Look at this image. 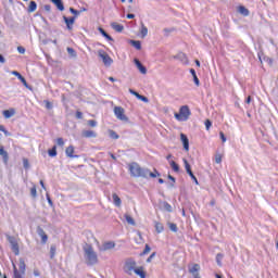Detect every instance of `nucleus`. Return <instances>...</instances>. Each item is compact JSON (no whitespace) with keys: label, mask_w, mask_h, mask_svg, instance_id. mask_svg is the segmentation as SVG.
<instances>
[{"label":"nucleus","mask_w":278,"mask_h":278,"mask_svg":"<svg viewBox=\"0 0 278 278\" xmlns=\"http://www.w3.org/2000/svg\"><path fill=\"white\" fill-rule=\"evenodd\" d=\"M137 266V263L134 258H128L125 262L124 270L127 273V275H134V270Z\"/></svg>","instance_id":"39448f33"},{"label":"nucleus","mask_w":278,"mask_h":278,"mask_svg":"<svg viewBox=\"0 0 278 278\" xmlns=\"http://www.w3.org/2000/svg\"><path fill=\"white\" fill-rule=\"evenodd\" d=\"M148 253H151V247H149V244H146V248H144L143 252L141 253V255H147Z\"/></svg>","instance_id":"37998d69"},{"label":"nucleus","mask_w":278,"mask_h":278,"mask_svg":"<svg viewBox=\"0 0 278 278\" xmlns=\"http://www.w3.org/2000/svg\"><path fill=\"white\" fill-rule=\"evenodd\" d=\"M153 257H155V253H152V254L147 258L148 264H150V262L153 261Z\"/></svg>","instance_id":"603ef678"},{"label":"nucleus","mask_w":278,"mask_h":278,"mask_svg":"<svg viewBox=\"0 0 278 278\" xmlns=\"http://www.w3.org/2000/svg\"><path fill=\"white\" fill-rule=\"evenodd\" d=\"M0 63L5 64V58H3L1 54H0Z\"/></svg>","instance_id":"052dcab7"},{"label":"nucleus","mask_w":278,"mask_h":278,"mask_svg":"<svg viewBox=\"0 0 278 278\" xmlns=\"http://www.w3.org/2000/svg\"><path fill=\"white\" fill-rule=\"evenodd\" d=\"M40 186L43 190H47V187H45V181L40 180Z\"/></svg>","instance_id":"0e129e2a"},{"label":"nucleus","mask_w":278,"mask_h":278,"mask_svg":"<svg viewBox=\"0 0 278 278\" xmlns=\"http://www.w3.org/2000/svg\"><path fill=\"white\" fill-rule=\"evenodd\" d=\"M24 168H29V161L24 159Z\"/></svg>","instance_id":"13d9d810"},{"label":"nucleus","mask_w":278,"mask_h":278,"mask_svg":"<svg viewBox=\"0 0 278 278\" xmlns=\"http://www.w3.org/2000/svg\"><path fill=\"white\" fill-rule=\"evenodd\" d=\"M185 168L188 173V175L193 179L194 184L199 185V180L197 179V176L192 173V168L190 167V163H188V160L184 159L182 160Z\"/></svg>","instance_id":"6e6552de"},{"label":"nucleus","mask_w":278,"mask_h":278,"mask_svg":"<svg viewBox=\"0 0 278 278\" xmlns=\"http://www.w3.org/2000/svg\"><path fill=\"white\" fill-rule=\"evenodd\" d=\"M127 18H136V15L135 14H131V13H129V14H127V16H126Z\"/></svg>","instance_id":"680f3d73"},{"label":"nucleus","mask_w":278,"mask_h":278,"mask_svg":"<svg viewBox=\"0 0 278 278\" xmlns=\"http://www.w3.org/2000/svg\"><path fill=\"white\" fill-rule=\"evenodd\" d=\"M98 55L102 60L104 66H112L114 60L104 50H98Z\"/></svg>","instance_id":"20e7f679"},{"label":"nucleus","mask_w":278,"mask_h":278,"mask_svg":"<svg viewBox=\"0 0 278 278\" xmlns=\"http://www.w3.org/2000/svg\"><path fill=\"white\" fill-rule=\"evenodd\" d=\"M148 34H149V28L144 26V23H141L140 38H147Z\"/></svg>","instance_id":"6ab92c4d"},{"label":"nucleus","mask_w":278,"mask_h":278,"mask_svg":"<svg viewBox=\"0 0 278 278\" xmlns=\"http://www.w3.org/2000/svg\"><path fill=\"white\" fill-rule=\"evenodd\" d=\"M4 118H12L14 114H16V111L14 109L5 110L2 112Z\"/></svg>","instance_id":"a211bd4d"},{"label":"nucleus","mask_w":278,"mask_h":278,"mask_svg":"<svg viewBox=\"0 0 278 278\" xmlns=\"http://www.w3.org/2000/svg\"><path fill=\"white\" fill-rule=\"evenodd\" d=\"M201 269V266L199 264H194L189 271L193 275V277H199V270Z\"/></svg>","instance_id":"dca6fc26"},{"label":"nucleus","mask_w":278,"mask_h":278,"mask_svg":"<svg viewBox=\"0 0 278 278\" xmlns=\"http://www.w3.org/2000/svg\"><path fill=\"white\" fill-rule=\"evenodd\" d=\"M114 114L118 121H129V118H127V115H125V109H123V106H115Z\"/></svg>","instance_id":"423d86ee"},{"label":"nucleus","mask_w":278,"mask_h":278,"mask_svg":"<svg viewBox=\"0 0 278 278\" xmlns=\"http://www.w3.org/2000/svg\"><path fill=\"white\" fill-rule=\"evenodd\" d=\"M130 43L135 47V49H137L138 51H140V49H142V43H140V41H136V40H130Z\"/></svg>","instance_id":"7c9ffc66"},{"label":"nucleus","mask_w":278,"mask_h":278,"mask_svg":"<svg viewBox=\"0 0 278 278\" xmlns=\"http://www.w3.org/2000/svg\"><path fill=\"white\" fill-rule=\"evenodd\" d=\"M109 136L113 140H118V134H116V131H114V130H109Z\"/></svg>","instance_id":"f704fd0d"},{"label":"nucleus","mask_w":278,"mask_h":278,"mask_svg":"<svg viewBox=\"0 0 278 278\" xmlns=\"http://www.w3.org/2000/svg\"><path fill=\"white\" fill-rule=\"evenodd\" d=\"M169 166L173 168L174 173H179V165L175 161H169Z\"/></svg>","instance_id":"cd10ccee"},{"label":"nucleus","mask_w":278,"mask_h":278,"mask_svg":"<svg viewBox=\"0 0 278 278\" xmlns=\"http://www.w3.org/2000/svg\"><path fill=\"white\" fill-rule=\"evenodd\" d=\"M84 253L86 263L89 264V266H94V264L99 262V256L97 252H94V249H92V245L86 244L84 247Z\"/></svg>","instance_id":"f03ea898"},{"label":"nucleus","mask_w":278,"mask_h":278,"mask_svg":"<svg viewBox=\"0 0 278 278\" xmlns=\"http://www.w3.org/2000/svg\"><path fill=\"white\" fill-rule=\"evenodd\" d=\"M84 114L79 111L76 112V118H83Z\"/></svg>","instance_id":"4d7b16f0"},{"label":"nucleus","mask_w":278,"mask_h":278,"mask_svg":"<svg viewBox=\"0 0 278 278\" xmlns=\"http://www.w3.org/2000/svg\"><path fill=\"white\" fill-rule=\"evenodd\" d=\"M219 136H220V140H222L223 142H227V137H225V132L220 131V132H219Z\"/></svg>","instance_id":"de8ad7c7"},{"label":"nucleus","mask_w":278,"mask_h":278,"mask_svg":"<svg viewBox=\"0 0 278 278\" xmlns=\"http://www.w3.org/2000/svg\"><path fill=\"white\" fill-rule=\"evenodd\" d=\"M65 153L67 155V157H75V155H73L75 153V147L70 146L66 148Z\"/></svg>","instance_id":"412c9836"},{"label":"nucleus","mask_w":278,"mask_h":278,"mask_svg":"<svg viewBox=\"0 0 278 278\" xmlns=\"http://www.w3.org/2000/svg\"><path fill=\"white\" fill-rule=\"evenodd\" d=\"M116 247L114 241H104L101 245H98L100 252L112 251Z\"/></svg>","instance_id":"0eeeda50"},{"label":"nucleus","mask_w":278,"mask_h":278,"mask_svg":"<svg viewBox=\"0 0 278 278\" xmlns=\"http://www.w3.org/2000/svg\"><path fill=\"white\" fill-rule=\"evenodd\" d=\"M134 62L140 74L147 75V67H144V65H142V63L138 59H135Z\"/></svg>","instance_id":"f8f14e48"},{"label":"nucleus","mask_w":278,"mask_h":278,"mask_svg":"<svg viewBox=\"0 0 278 278\" xmlns=\"http://www.w3.org/2000/svg\"><path fill=\"white\" fill-rule=\"evenodd\" d=\"M190 114H192L190 108L188 105H182L179 109V113H175L174 116L176 121L186 122L190 118Z\"/></svg>","instance_id":"7ed1b4c3"},{"label":"nucleus","mask_w":278,"mask_h":278,"mask_svg":"<svg viewBox=\"0 0 278 278\" xmlns=\"http://www.w3.org/2000/svg\"><path fill=\"white\" fill-rule=\"evenodd\" d=\"M223 257L224 256L220 253L216 255V262L218 266H223Z\"/></svg>","instance_id":"e433bc0d"},{"label":"nucleus","mask_w":278,"mask_h":278,"mask_svg":"<svg viewBox=\"0 0 278 278\" xmlns=\"http://www.w3.org/2000/svg\"><path fill=\"white\" fill-rule=\"evenodd\" d=\"M0 131H2V132L5 131V127L3 125H0Z\"/></svg>","instance_id":"774afa93"},{"label":"nucleus","mask_w":278,"mask_h":278,"mask_svg":"<svg viewBox=\"0 0 278 278\" xmlns=\"http://www.w3.org/2000/svg\"><path fill=\"white\" fill-rule=\"evenodd\" d=\"M45 10H46V12H51V5L46 4V5H45Z\"/></svg>","instance_id":"bf43d9fd"},{"label":"nucleus","mask_w":278,"mask_h":278,"mask_svg":"<svg viewBox=\"0 0 278 278\" xmlns=\"http://www.w3.org/2000/svg\"><path fill=\"white\" fill-rule=\"evenodd\" d=\"M206 130L210 131V127H212V122L210 119H206L204 123Z\"/></svg>","instance_id":"c03bdc74"},{"label":"nucleus","mask_w":278,"mask_h":278,"mask_svg":"<svg viewBox=\"0 0 278 278\" xmlns=\"http://www.w3.org/2000/svg\"><path fill=\"white\" fill-rule=\"evenodd\" d=\"M98 30L100 31V34L104 37V38H106V40H109V41H112V40H114L110 35H108V33H105V30L103 29V28H98Z\"/></svg>","instance_id":"bb28decb"},{"label":"nucleus","mask_w":278,"mask_h":278,"mask_svg":"<svg viewBox=\"0 0 278 278\" xmlns=\"http://www.w3.org/2000/svg\"><path fill=\"white\" fill-rule=\"evenodd\" d=\"M70 12H72V14H75V16H79V11H77L73 8H70Z\"/></svg>","instance_id":"8fccbe9b"},{"label":"nucleus","mask_w":278,"mask_h":278,"mask_svg":"<svg viewBox=\"0 0 278 278\" xmlns=\"http://www.w3.org/2000/svg\"><path fill=\"white\" fill-rule=\"evenodd\" d=\"M215 162H216V164H220V162H223V154L216 153L215 154Z\"/></svg>","instance_id":"a19ab883"},{"label":"nucleus","mask_w":278,"mask_h":278,"mask_svg":"<svg viewBox=\"0 0 278 278\" xmlns=\"http://www.w3.org/2000/svg\"><path fill=\"white\" fill-rule=\"evenodd\" d=\"M47 201L49 205L53 206V201H51V197H49V193H47Z\"/></svg>","instance_id":"5fc2aeb1"},{"label":"nucleus","mask_w":278,"mask_h":278,"mask_svg":"<svg viewBox=\"0 0 278 278\" xmlns=\"http://www.w3.org/2000/svg\"><path fill=\"white\" fill-rule=\"evenodd\" d=\"M63 18L67 26V29H72L73 25H75V17L68 18V17L64 16Z\"/></svg>","instance_id":"2eb2a0df"},{"label":"nucleus","mask_w":278,"mask_h":278,"mask_svg":"<svg viewBox=\"0 0 278 278\" xmlns=\"http://www.w3.org/2000/svg\"><path fill=\"white\" fill-rule=\"evenodd\" d=\"M155 229L157 233H162V231H164V225H162V223L156 222Z\"/></svg>","instance_id":"2f4dec72"},{"label":"nucleus","mask_w":278,"mask_h":278,"mask_svg":"<svg viewBox=\"0 0 278 278\" xmlns=\"http://www.w3.org/2000/svg\"><path fill=\"white\" fill-rule=\"evenodd\" d=\"M190 73H191L192 77H194V75H197V72L194 71V68H191Z\"/></svg>","instance_id":"69168bd1"},{"label":"nucleus","mask_w":278,"mask_h":278,"mask_svg":"<svg viewBox=\"0 0 278 278\" xmlns=\"http://www.w3.org/2000/svg\"><path fill=\"white\" fill-rule=\"evenodd\" d=\"M50 157H55V155H58V150H56V147L54 146L52 149H50L48 151Z\"/></svg>","instance_id":"72a5a7b5"},{"label":"nucleus","mask_w":278,"mask_h":278,"mask_svg":"<svg viewBox=\"0 0 278 278\" xmlns=\"http://www.w3.org/2000/svg\"><path fill=\"white\" fill-rule=\"evenodd\" d=\"M8 241L11 244V249H12L13 253L18 255V242L16 241V239L14 237H8Z\"/></svg>","instance_id":"1a4fd4ad"},{"label":"nucleus","mask_w":278,"mask_h":278,"mask_svg":"<svg viewBox=\"0 0 278 278\" xmlns=\"http://www.w3.org/2000/svg\"><path fill=\"white\" fill-rule=\"evenodd\" d=\"M67 53L71 58H77V52H75V49L73 48H67Z\"/></svg>","instance_id":"c9c22d12"},{"label":"nucleus","mask_w":278,"mask_h":278,"mask_svg":"<svg viewBox=\"0 0 278 278\" xmlns=\"http://www.w3.org/2000/svg\"><path fill=\"white\" fill-rule=\"evenodd\" d=\"M56 143H58L59 147H64V139L58 138Z\"/></svg>","instance_id":"a18cd8bd"},{"label":"nucleus","mask_w":278,"mask_h":278,"mask_svg":"<svg viewBox=\"0 0 278 278\" xmlns=\"http://www.w3.org/2000/svg\"><path fill=\"white\" fill-rule=\"evenodd\" d=\"M180 140L184 144L185 151H190V141L188 140V136L180 134Z\"/></svg>","instance_id":"9b49d317"},{"label":"nucleus","mask_w":278,"mask_h":278,"mask_svg":"<svg viewBox=\"0 0 278 278\" xmlns=\"http://www.w3.org/2000/svg\"><path fill=\"white\" fill-rule=\"evenodd\" d=\"M163 31H164V34H165L166 36H168V34H170V31H173V29H170V28H164Z\"/></svg>","instance_id":"6e6d98bb"},{"label":"nucleus","mask_w":278,"mask_h":278,"mask_svg":"<svg viewBox=\"0 0 278 278\" xmlns=\"http://www.w3.org/2000/svg\"><path fill=\"white\" fill-rule=\"evenodd\" d=\"M88 125L89 127H97V121H93V119L88 121Z\"/></svg>","instance_id":"49530a36"},{"label":"nucleus","mask_w":278,"mask_h":278,"mask_svg":"<svg viewBox=\"0 0 278 278\" xmlns=\"http://www.w3.org/2000/svg\"><path fill=\"white\" fill-rule=\"evenodd\" d=\"M126 222L128 223V225H136V220H134V217H131L130 215H125Z\"/></svg>","instance_id":"473e14b6"},{"label":"nucleus","mask_w":278,"mask_h":278,"mask_svg":"<svg viewBox=\"0 0 278 278\" xmlns=\"http://www.w3.org/2000/svg\"><path fill=\"white\" fill-rule=\"evenodd\" d=\"M193 81L195 86H201V83L199 81V77L197 75L193 76Z\"/></svg>","instance_id":"09e8293b"},{"label":"nucleus","mask_w":278,"mask_h":278,"mask_svg":"<svg viewBox=\"0 0 278 278\" xmlns=\"http://www.w3.org/2000/svg\"><path fill=\"white\" fill-rule=\"evenodd\" d=\"M14 270V278H23V276L20 274L18 269L16 268V265H13Z\"/></svg>","instance_id":"58836bf2"},{"label":"nucleus","mask_w":278,"mask_h":278,"mask_svg":"<svg viewBox=\"0 0 278 278\" xmlns=\"http://www.w3.org/2000/svg\"><path fill=\"white\" fill-rule=\"evenodd\" d=\"M113 202H114V205H116V207H121V198L118 197V194L116 193H113Z\"/></svg>","instance_id":"b1692460"},{"label":"nucleus","mask_w":278,"mask_h":278,"mask_svg":"<svg viewBox=\"0 0 278 278\" xmlns=\"http://www.w3.org/2000/svg\"><path fill=\"white\" fill-rule=\"evenodd\" d=\"M17 51L18 53H21L22 55L25 54V48L24 47H17Z\"/></svg>","instance_id":"3c124183"},{"label":"nucleus","mask_w":278,"mask_h":278,"mask_svg":"<svg viewBox=\"0 0 278 278\" xmlns=\"http://www.w3.org/2000/svg\"><path fill=\"white\" fill-rule=\"evenodd\" d=\"M111 27H112V29H114L115 31H118V33H121V31H123V29H125V27H123V25H121L116 22H113L111 24Z\"/></svg>","instance_id":"aec40b11"},{"label":"nucleus","mask_w":278,"mask_h":278,"mask_svg":"<svg viewBox=\"0 0 278 278\" xmlns=\"http://www.w3.org/2000/svg\"><path fill=\"white\" fill-rule=\"evenodd\" d=\"M168 179H170V181H173V184H175V177H173L172 175H168Z\"/></svg>","instance_id":"338daca9"},{"label":"nucleus","mask_w":278,"mask_h":278,"mask_svg":"<svg viewBox=\"0 0 278 278\" xmlns=\"http://www.w3.org/2000/svg\"><path fill=\"white\" fill-rule=\"evenodd\" d=\"M46 108H47L48 110H51L52 105L50 104L49 101L46 102Z\"/></svg>","instance_id":"e2e57ef3"},{"label":"nucleus","mask_w":278,"mask_h":278,"mask_svg":"<svg viewBox=\"0 0 278 278\" xmlns=\"http://www.w3.org/2000/svg\"><path fill=\"white\" fill-rule=\"evenodd\" d=\"M238 12L242 14V16H249V9H247L245 7H239Z\"/></svg>","instance_id":"393cba45"},{"label":"nucleus","mask_w":278,"mask_h":278,"mask_svg":"<svg viewBox=\"0 0 278 278\" xmlns=\"http://www.w3.org/2000/svg\"><path fill=\"white\" fill-rule=\"evenodd\" d=\"M12 75H14L17 79H20L22 81V84H25V77H23V75H21V73L13 71Z\"/></svg>","instance_id":"c756f323"},{"label":"nucleus","mask_w":278,"mask_h":278,"mask_svg":"<svg viewBox=\"0 0 278 278\" xmlns=\"http://www.w3.org/2000/svg\"><path fill=\"white\" fill-rule=\"evenodd\" d=\"M167 225L170 231H174V233H177V224L168 223Z\"/></svg>","instance_id":"4c0bfd02"},{"label":"nucleus","mask_w":278,"mask_h":278,"mask_svg":"<svg viewBox=\"0 0 278 278\" xmlns=\"http://www.w3.org/2000/svg\"><path fill=\"white\" fill-rule=\"evenodd\" d=\"M18 268H20V273H21L22 275H25V261L20 260Z\"/></svg>","instance_id":"c85d7f7f"},{"label":"nucleus","mask_w":278,"mask_h":278,"mask_svg":"<svg viewBox=\"0 0 278 278\" xmlns=\"http://www.w3.org/2000/svg\"><path fill=\"white\" fill-rule=\"evenodd\" d=\"M132 273H135V275H138V277L140 278L147 277V274L144 273V267H136Z\"/></svg>","instance_id":"4468645a"},{"label":"nucleus","mask_w":278,"mask_h":278,"mask_svg":"<svg viewBox=\"0 0 278 278\" xmlns=\"http://www.w3.org/2000/svg\"><path fill=\"white\" fill-rule=\"evenodd\" d=\"M52 3L60 10V12H64V4L62 3V0H51Z\"/></svg>","instance_id":"4be33fe9"},{"label":"nucleus","mask_w":278,"mask_h":278,"mask_svg":"<svg viewBox=\"0 0 278 278\" xmlns=\"http://www.w3.org/2000/svg\"><path fill=\"white\" fill-rule=\"evenodd\" d=\"M30 194H31V197H34V199H36V197H38V191L36 190V185H34L31 187Z\"/></svg>","instance_id":"ea45409f"},{"label":"nucleus","mask_w":278,"mask_h":278,"mask_svg":"<svg viewBox=\"0 0 278 278\" xmlns=\"http://www.w3.org/2000/svg\"><path fill=\"white\" fill-rule=\"evenodd\" d=\"M38 9V4L36 3V1H30L29 2V7H28V12H36V10Z\"/></svg>","instance_id":"5701e85b"},{"label":"nucleus","mask_w":278,"mask_h":278,"mask_svg":"<svg viewBox=\"0 0 278 278\" xmlns=\"http://www.w3.org/2000/svg\"><path fill=\"white\" fill-rule=\"evenodd\" d=\"M0 155L1 157H3L4 162H8L9 160L8 152L3 149V146H0Z\"/></svg>","instance_id":"a878e982"},{"label":"nucleus","mask_w":278,"mask_h":278,"mask_svg":"<svg viewBox=\"0 0 278 278\" xmlns=\"http://www.w3.org/2000/svg\"><path fill=\"white\" fill-rule=\"evenodd\" d=\"M51 257L55 255V247L50 248Z\"/></svg>","instance_id":"864d4df0"},{"label":"nucleus","mask_w":278,"mask_h":278,"mask_svg":"<svg viewBox=\"0 0 278 278\" xmlns=\"http://www.w3.org/2000/svg\"><path fill=\"white\" fill-rule=\"evenodd\" d=\"M38 236H40L42 244H47V241L49 240V237L47 236L45 230L39 229L38 230Z\"/></svg>","instance_id":"f3484780"},{"label":"nucleus","mask_w":278,"mask_h":278,"mask_svg":"<svg viewBox=\"0 0 278 278\" xmlns=\"http://www.w3.org/2000/svg\"><path fill=\"white\" fill-rule=\"evenodd\" d=\"M128 92L136 97L139 101H142L143 103H149V98L138 93L137 91H134V89H129Z\"/></svg>","instance_id":"9d476101"},{"label":"nucleus","mask_w":278,"mask_h":278,"mask_svg":"<svg viewBox=\"0 0 278 278\" xmlns=\"http://www.w3.org/2000/svg\"><path fill=\"white\" fill-rule=\"evenodd\" d=\"M128 170L131 177H142L143 179H149V177H151L152 179H155V177L161 176L157 169H154L153 172H151L149 168L140 167L138 163L128 164Z\"/></svg>","instance_id":"f257e3e1"},{"label":"nucleus","mask_w":278,"mask_h":278,"mask_svg":"<svg viewBox=\"0 0 278 278\" xmlns=\"http://www.w3.org/2000/svg\"><path fill=\"white\" fill-rule=\"evenodd\" d=\"M83 138H97V132L94 130H83Z\"/></svg>","instance_id":"ddd939ff"},{"label":"nucleus","mask_w":278,"mask_h":278,"mask_svg":"<svg viewBox=\"0 0 278 278\" xmlns=\"http://www.w3.org/2000/svg\"><path fill=\"white\" fill-rule=\"evenodd\" d=\"M163 207L164 210H166V212H173V206H170V204H168L167 202L163 203Z\"/></svg>","instance_id":"79ce46f5"}]
</instances>
